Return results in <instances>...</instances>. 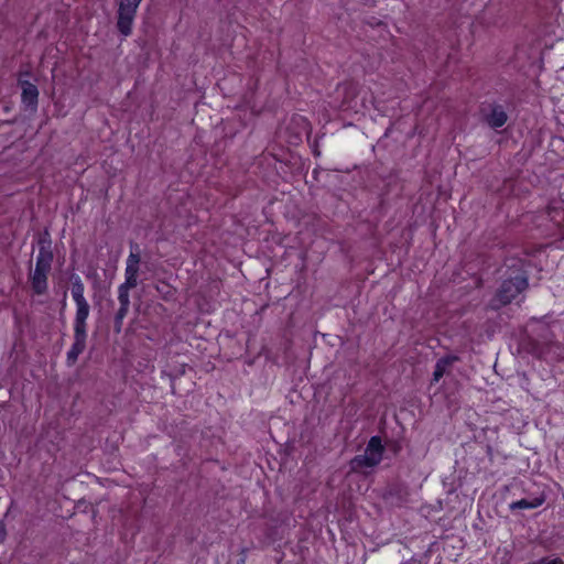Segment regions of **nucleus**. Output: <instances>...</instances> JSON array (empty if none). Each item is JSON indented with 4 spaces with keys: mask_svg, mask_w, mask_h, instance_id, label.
I'll return each mask as SVG.
<instances>
[{
    "mask_svg": "<svg viewBox=\"0 0 564 564\" xmlns=\"http://www.w3.org/2000/svg\"><path fill=\"white\" fill-rule=\"evenodd\" d=\"M528 286V274L524 271L503 280L495 296L490 300V307L499 310L510 304Z\"/></svg>",
    "mask_w": 564,
    "mask_h": 564,
    "instance_id": "1",
    "label": "nucleus"
},
{
    "mask_svg": "<svg viewBox=\"0 0 564 564\" xmlns=\"http://www.w3.org/2000/svg\"><path fill=\"white\" fill-rule=\"evenodd\" d=\"M53 251L39 250L34 270L30 273L31 288L34 294L44 295L48 289V274L52 269Z\"/></svg>",
    "mask_w": 564,
    "mask_h": 564,
    "instance_id": "2",
    "label": "nucleus"
},
{
    "mask_svg": "<svg viewBox=\"0 0 564 564\" xmlns=\"http://www.w3.org/2000/svg\"><path fill=\"white\" fill-rule=\"evenodd\" d=\"M383 452L384 446L382 445L381 437L377 435L372 436L364 454L355 456V473L359 470L364 474L372 471L382 460Z\"/></svg>",
    "mask_w": 564,
    "mask_h": 564,
    "instance_id": "3",
    "label": "nucleus"
},
{
    "mask_svg": "<svg viewBox=\"0 0 564 564\" xmlns=\"http://www.w3.org/2000/svg\"><path fill=\"white\" fill-rule=\"evenodd\" d=\"M142 0H119L117 10V30L123 36L132 34L133 23Z\"/></svg>",
    "mask_w": 564,
    "mask_h": 564,
    "instance_id": "4",
    "label": "nucleus"
},
{
    "mask_svg": "<svg viewBox=\"0 0 564 564\" xmlns=\"http://www.w3.org/2000/svg\"><path fill=\"white\" fill-rule=\"evenodd\" d=\"M21 88V104L25 110L35 112L39 106V88L35 84L28 79H20L19 85Z\"/></svg>",
    "mask_w": 564,
    "mask_h": 564,
    "instance_id": "5",
    "label": "nucleus"
},
{
    "mask_svg": "<svg viewBox=\"0 0 564 564\" xmlns=\"http://www.w3.org/2000/svg\"><path fill=\"white\" fill-rule=\"evenodd\" d=\"M141 261L139 246L137 243L131 245V251L127 259L126 270H124V282L128 286H137L138 285V275H139V264Z\"/></svg>",
    "mask_w": 564,
    "mask_h": 564,
    "instance_id": "6",
    "label": "nucleus"
},
{
    "mask_svg": "<svg viewBox=\"0 0 564 564\" xmlns=\"http://www.w3.org/2000/svg\"><path fill=\"white\" fill-rule=\"evenodd\" d=\"M383 499L391 506L401 507L409 499L408 486L403 482L390 484L383 494Z\"/></svg>",
    "mask_w": 564,
    "mask_h": 564,
    "instance_id": "7",
    "label": "nucleus"
},
{
    "mask_svg": "<svg viewBox=\"0 0 564 564\" xmlns=\"http://www.w3.org/2000/svg\"><path fill=\"white\" fill-rule=\"evenodd\" d=\"M76 313L73 323L74 332L87 334V319L90 313L89 303L86 301L75 302Z\"/></svg>",
    "mask_w": 564,
    "mask_h": 564,
    "instance_id": "8",
    "label": "nucleus"
},
{
    "mask_svg": "<svg viewBox=\"0 0 564 564\" xmlns=\"http://www.w3.org/2000/svg\"><path fill=\"white\" fill-rule=\"evenodd\" d=\"M87 334L74 332V343L67 351L66 364L73 366L76 364L78 356L85 350Z\"/></svg>",
    "mask_w": 564,
    "mask_h": 564,
    "instance_id": "9",
    "label": "nucleus"
},
{
    "mask_svg": "<svg viewBox=\"0 0 564 564\" xmlns=\"http://www.w3.org/2000/svg\"><path fill=\"white\" fill-rule=\"evenodd\" d=\"M507 120V112L501 105H492L490 112L486 115V122L492 129L502 127Z\"/></svg>",
    "mask_w": 564,
    "mask_h": 564,
    "instance_id": "10",
    "label": "nucleus"
},
{
    "mask_svg": "<svg viewBox=\"0 0 564 564\" xmlns=\"http://www.w3.org/2000/svg\"><path fill=\"white\" fill-rule=\"evenodd\" d=\"M459 360L457 356L446 355L440 358L436 361L434 372H433V381L437 382L446 373L447 369L455 362Z\"/></svg>",
    "mask_w": 564,
    "mask_h": 564,
    "instance_id": "11",
    "label": "nucleus"
},
{
    "mask_svg": "<svg viewBox=\"0 0 564 564\" xmlns=\"http://www.w3.org/2000/svg\"><path fill=\"white\" fill-rule=\"evenodd\" d=\"M545 501V495L542 494L538 497H534L533 499H520L518 501H514L509 505V509L511 511L518 510V509H535L540 506H542Z\"/></svg>",
    "mask_w": 564,
    "mask_h": 564,
    "instance_id": "12",
    "label": "nucleus"
},
{
    "mask_svg": "<svg viewBox=\"0 0 564 564\" xmlns=\"http://www.w3.org/2000/svg\"><path fill=\"white\" fill-rule=\"evenodd\" d=\"M70 293L74 303L79 301H86L85 284L78 274L70 275Z\"/></svg>",
    "mask_w": 564,
    "mask_h": 564,
    "instance_id": "13",
    "label": "nucleus"
},
{
    "mask_svg": "<svg viewBox=\"0 0 564 564\" xmlns=\"http://www.w3.org/2000/svg\"><path fill=\"white\" fill-rule=\"evenodd\" d=\"M336 91H337V94L343 93L345 95L344 99L338 105V108L343 111L348 110L350 108V104L352 100L351 94L349 91V86L347 84H345L343 86H338Z\"/></svg>",
    "mask_w": 564,
    "mask_h": 564,
    "instance_id": "14",
    "label": "nucleus"
},
{
    "mask_svg": "<svg viewBox=\"0 0 564 564\" xmlns=\"http://www.w3.org/2000/svg\"><path fill=\"white\" fill-rule=\"evenodd\" d=\"M133 288L134 286H128L126 282L118 288V301L121 306L130 305L129 290Z\"/></svg>",
    "mask_w": 564,
    "mask_h": 564,
    "instance_id": "15",
    "label": "nucleus"
},
{
    "mask_svg": "<svg viewBox=\"0 0 564 564\" xmlns=\"http://www.w3.org/2000/svg\"><path fill=\"white\" fill-rule=\"evenodd\" d=\"M37 246L39 250L44 249L46 251H52V240L47 230H45L44 234L37 239Z\"/></svg>",
    "mask_w": 564,
    "mask_h": 564,
    "instance_id": "16",
    "label": "nucleus"
},
{
    "mask_svg": "<svg viewBox=\"0 0 564 564\" xmlns=\"http://www.w3.org/2000/svg\"><path fill=\"white\" fill-rule=\"evenodd\" d=\"M128 311H129V306H121L120 305V307L117 311L116 316H115V323H116L117 326H119V327L121 326L123 318L128 314Z\"/></svg>",
    "mask_w": 564,
    "mask_h": 564,
    "instance_id": "17",
    "label": "nucleus"
},
{
    "mask_svg": "<svg viewBox=\"0 0 564 564\" xmlns=\"http://www.w3.org/2000/svg\"><path fill=\"white\" fill-rule=\"evenodd\" d=\"M554 352L560 358H564V348L561 347L558 344L556 343H551L549 346H547V352Z\"/></svg>",
    "mask_w": 564,
    "mask_h": 564,
    "instance_id": "18",
    "label": "nucleus"
},
{
    "mask_svg": "<svg viewBox=\"0 0 564 564\" xmlns=\"http://www.w3.org/2000/svg\"><path fill=\"white\" fill-rule=\"evenodd\" d=\"M539 564H564V561L561 557H543L542 560H540Z\"/></svg>",
    "mask_w": 564,
    "mask_h": 564,
    "instance_id": "19",
    "label": "nucleus"
},
{
    "mask_svg": "<svg viewBox=\"0 0 564 564\" xmlns=\"http://www.w3.org/2000/svg\"><path fill=\"white\" fill-rule=\"evenodd\" d=\"M32 76V72L30 69H21L18 74L17 82L19 83L20 79H28Z\"/></svg>",
    "mask_w": 564,
    "mask_h": 564,
    "instance_id": "20",
    "label": "nucleus"
},
{
    "mask_svg": "<svg viewBox=\"0 0 564 564\" xmlns=\"http://www.w3.org/2000/svg\"><path fill=\"white\" fill-rule=\"evenodd\" d=\"M7 535V530L4 524L0 523V543L4 541Z\"/></svg>",
    "mask_w": 564,
    "mask_h": 564,
    "instance_id": "21",
    "label": "nucleus"
},
{
    "mask_svg": "<svg viewBox=\"0 0 564 564\" xmlns=\"http://www.w3.org/2000/svg\"><path fill=\"white\" fill-rule=\"evenodd\" d=\"M246 549L242 550V555L241 557L238 560L237 564H246Z\"/></svg>",
    "mask_w": 564,
    "mask_h": 564,
    "instance_id": "22",
    "label": "nucleus"
},
{
    "mask_svg": "<svg viewBox=\"0 0 564 564\" xmlns=\"http://www.w3.org/2000/svg\"><path fill=\"white\" fill-rule=\"evenodd\" d=\"M400 449H401V445L399 443H394L392 445V451L394 454H398L400 452Z\"/></svg>",
    "mask_w": 564,
    "mask_h": 564,
    "instance_id": "23",
    "label": "nucleus"
},
{
    "mask_svg": "<svg viewBox=\"0 0 564 564\" xmlns=\"http://www.w3.org/2000/svg\"><path fill=\"white\" fill-rule=\"evenodd\" d=\"M66 297H67V292L65 291L63 294V305L66 304Z\"/></svg>",
    "mask_w": 564,
    "mask_h": 564,
    "instance_id": "24",
    "label": "nucleus"
},
{
    "mask_svg": "<svg viewBox=\"0 0 564 564\" xmlns=\"http://www.w3.org/2000/svg\"><path fill=\"white\" fill-rule=\"evenodd\" d=\"M487 453L491 456L492 455V448L490 445L487 446Z\"/></svg>",
    "mask_w": 564,
    "mask_h": 564,
    "instance_id": "25",
    "label": "nucleus"
}]
</instances>
